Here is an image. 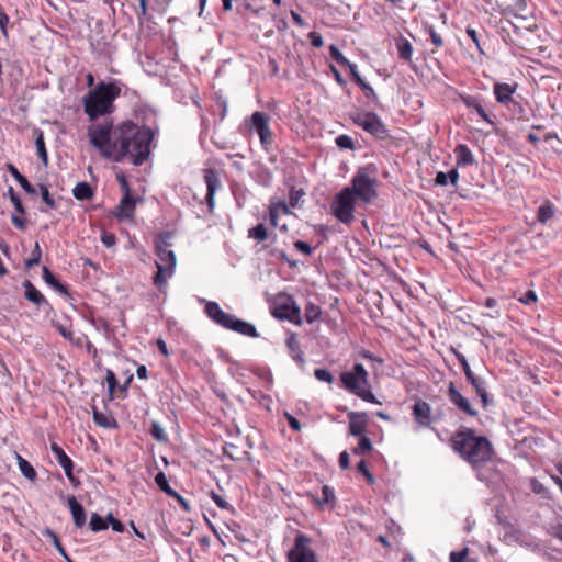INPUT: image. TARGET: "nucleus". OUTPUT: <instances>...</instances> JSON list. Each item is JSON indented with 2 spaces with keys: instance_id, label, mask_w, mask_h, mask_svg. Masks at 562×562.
I'll use <instances>...</instances> for the list:
<instances>
[{
  "instance_id": "obj_27",
  "label": "nucleus",
  "mask_w": 562,
  "mask_h": 562,
  "mask_svg": "<svg viewBox=\"0 0 562 562\" xmlns=\"http://www.w3.org/2000/svg\"><path fill=\"white\" fill-rule=\"evenodd\" d=\"M349 71H350V75L352 77V79L355 80V82L363 90L366 91V95L368 98H375L376 94L373 90V88L368 83L366 82L362 77L360 76V74L358 72V68H357V65L356 64H351L349 65Z\"/></svg>"
},
{
  "instance_id": "obj_9",
  "label": "nucleus",
  "mask_w": 562,
  "mask_h": 562,
  "mask_svg": "<svg viewBox=\"0 0 562 562\" xmlns=\"http://www.w3.org/2000/svg\"><path fill=\"white\" fill-rule=\"evenodd\" d=\"M172 237L170 232H164L159 234L157 240L155 241V254L158 258L156 261L157 267H162L168 269V276L173 273L176 267V255L169 249L171 246L168 243V239Z\"/></svg>"
},
{
  "instance_id": "obj_36",
  "label": "nucleus",
  "mask_w": 562,
  "mask_h": 562,
  "mask_svg": "<svg viewBox=\"0 0 562 562\" xmlns=\"http://www.w3.org/2000/svg\"><path fill=\"white\" fill-rule=\"evenodd\" d=\"M89 526H90V529H91L93 532H98V531H101V530H105V529H108L109 524H108L106 518L104 519V518H103V517H101L99 514L93 513V514L91 515Z\"/></svg>"
},
{
  "instance_id": "obj_26",
  "label": "nucleus",
  "mask_w": 562,
  "mask_h": 562,
  "mask_svg": "<svg viewBox=\"0 0 562 562\" xmlns=\"http://www.w3.org/2000/svg\"><path fill=\"white\" fill-rule=\"evenodd\" d=\"M395 46H396V49L398 53V57L402 60H404V61L412 60L413 46L407 38L400 36L398 38L395 40Z\"/></svg>"
},
{
  "instance_id": "obj_64",
  "label": "nucleus",
  "mask_w": 562,
  "mask_h": 562,
  "mask_svg": "<svg viewBox=\"0 0 562 562\" xmlns=\"http://www.w3.org/2000/svg\"><path fill=\"white\" fill-rule=\"evenodd\" d=\"M550 535L557 538L562 542V524H557L554 526H551L550 528Z\"/></svg>"
},
{
  "instance_id": "obj_16",
  "label": "nucleus",
  "mask_w": 562,
  "mask_h": 562,
  "mask_svg": "<svg viewBox=\"0 0 562 562\" xmlns=\"http://www.w3.org/2000/svg\"><path fill=\"white\" fill-rule=\"evenodd\" d=\"M305 189L303 187L291 186L289 192V202L283 200V214H289V207H301L304 203Z\"/></svg>"
},
{
  "instance_id": "obj_33",
  "label": "nucleus",
  "mask_w": 562,
  "mask_h": 562,
  "mask_svg": "<svg viewBox=\"0 0 562 562\" xmlns=\"http://www.w3.org/2000/svg\"><path fill=\"white\" fill-rule=\"evenodd\" d=\"M35 147L37 151V156L42 160L44 166H47L48 164V156L44 143V136L42 131H36V138H35Z\"/></svg>"
},
{
  "instance_id": "obj_7",
  "label": "nucleus",
  "mask_w": 562,
  "mask_h": 562,
  "mask_svg": "<svg viewBox=\"0 0 562 562\" xmlns=\"http://www.w3.org/2000/svg\"><path fill=\"white\" fill-rule=\"evenodd\" d=\"M352 122L376 138L385 139L389 136L385 124L373 112L359 111L352 115Z\"/></svg>"
},
{
  "instance_id": "obj_42",
  "label": "nucleus",
  "mask_w": 562,
  "mask_h": 562,
  "mask_svg": "<svg viewBox=\"0 0 562 562\" xmlns=\"http://www.w3.org/2000/svg\"><path fill=\"white\" fill-rule=\"evenodd\" d=\"M224 454L232 460H241L243 457L246 454L245 451L239 450L235 445L233 443H226L223 447Z\"/></svg>"
},
{
  "instance_id": "obj_37",
  "label": "nucleus",
  "mask_w": 562,
  "mask_h": 562,
  "mask_svg": "<svg viewBox=\"0 0 562 562\" xmlns=\"http://www.w3.org/2000/svg\"><path fill=\"white\" fill-rule=\"evenodd\" d=\"M155 482L158 485V487L165 492L168 496L177 495V492L172 490L168 483V480L164 472H158L155 476Z\"/></svg>"
},
{
  "instance_id": "obj_44",
  "label": "nucleus",
  "mask_w": 562,
  "mask_h": 562,
  "mask_svg": "<svg viewBox=\"0 0 562 562\" xmlns=\"http://www.w3.org/2000/svg\"><path fill=\"white\" fill-rule=\"evenodd\" d=\"M372 442L370 438L362 436L358 442V446L352 450L355 454H364L372 450Z\"/></svg>"
},
{
  "instance_id": "obj_53",
  "label": "nucleus",
  "mask_w": 562,
  "mask_h": 562,
  "mask_svg": "<svg viewBox=\"0 0 562 562\" xmlns=\"http://www.w3.org/2000/svg\"><path fill=\"white\" fill-rule=\"evenodd\" d=\"M357 470L359 472H361L369 484H373L374 483V476L373 474L369 471V468H368V464L366 462V460H361L358 464H357Z\"/></svg>"
},
{
  "instance_id": "obj_25",
  "label": "nucleus",
  "mask_w": 562,
  "mask_h": 562,
  "mask_svg": "<svg viewBox=\"0 0 562 562\" xmlns=\"http://www.w3.org/2000/svg\"><path fill=\"white\" fill-rule=\"evenodd\" d=\"M286 347L291 353V357L293 358V360L301 367L304 366L305 363V360H304V356H303V351L300 349V345H299V341L295 337L294 334H291L288 338H286Z\"/></svg>"
},
{
  "instance_id": "obj_40",
  "label": "nucleus",
  "mask_w": 562,
  "mask_h": 562,
  "mask_svg": "<svg viewBox=\"0 0 562 562\" xmlns=\"http://www.w3.org/2000/svg\"><path fill=\"white\" fill-rule=\"evenodd\" d=\"M321 316V307L314 303H307L305 306L304 317L307 323L312 324L314 321L318 319Z\"/></svg>"
},
{
  "instance_id": "obj_60",
  "label": "nucleus",
  "mask_w": 562,
  "mask_h": 562,
  "mask_svg": "<svg viewBox=\"0 0 562 562\" xmlns=\"http://www.w3.org/2000/svg\"><path fill=\"white\" fill-rule=\"evenodd\" d=\"M101 240L108 248L113 247L116 243V237L112 233L102 232Z\"/></svg>"
},
{
  "instance_id": "obj_59",
  "label": "nucleus",
  "mask_w": 562,
  "mask_h": 562,
  "mask_svg": "<svg viewBox=\"0 0 562 562\" xmlns=\"http://www.w3.org/2000/svg\"><path fill=\"white\" fill-rule=\"evenodd\" d=\"M211 498L214 501V503L222 509H228L231 506L227 501H225L221 495H218L215 492L210 493Z\"/></svg>"
},
{
  "instance_id": "obj_2",
  "label": "nucleus",
  "mask_w": 562,
  "mask_h": 562,
  "mask_svg": "<svg viewBox=\"0 0 562 562\" xmlns=\"http://www.w3.org/2000/svg\"><path fill=\"white\" fill-rule=\"evenodd\" d=\"M451 445L453 451L476 471L480 481L488 480L482 468L492 460L494 449L485 436H476L472 428H462L452 436Z\"/></svg>"
},
{
  "instance_id": "obj_58",
  "label": "nucleus",
  "mask_w": 562,
  "mask_h": 562,
  "mask_svg": "<svg viewBox=\"0 0 562 562\" xmlns=\"http://www.w3.org/2000/svg\"><path fill=\"white\" fill-rule=\"evenodd\" d=\"M105 380H106V383H108V386H109L110 396L112 397V393H113L114 389L117 385V381H116L115 374L113 373L112 370H106V378H105Z\"/></svg>"
},
{
  "instance_id": "obj_32",
  "label": "nucleus",
  "mask_w": 562,
  "mask_h": 562,
  "mask_svg": "<svg viewBox=\"0 0 562 562\" xmlns=\"http://www.w3.org/2000/svg\"><path fill=\"white\" fill-rule=\"evenodd\" d=\"M464 103L469 109H473L477 113V115L482 117L485 122L493 124V121L490 119L488 114L482 106L480 100H477L476 98L469 97L464 99Z\"/></svg>"
},
{
  "instance_id": "obj_5",
  "label": "nucleus",
  "mask_w": 562,
  "mask_h": 562,
  "mask_svg": "<svg viewBox=\"0 0 562 562\" xmlns=\"http://www.w3.org/2000/svg\"><path fill=\"white\" fill-rule=\"evenodd\" d=\"M114 128L112 123H104L92 125L88 131L91 145L109 159L112 158L115 148Z\"/></svg>"
},
{
  "instance_id": "obj_6",
  "label": "nucleus",
  "mask_w": 562,
  "mask_h": 562,
  "mask_svg": "<svg viewBox=\"0 0 562 562\" xmlns=\"http://www.w3.org/2000/svg\"><path fill=\"white\" fill-rule=\"evenodd\" d=\"M356 198L346 187L340 190L331 202L334 216L344 224H350L355 218Z\"/></svg>"
},
{
  "instance_id": "obj_48",
  "label": "nucleus",
  "mask_w": 562,
  "mask_h": 562,
  "mask_svg": "<svg viewBox=\"0 0 562 562\" xmlns=\"http://www.w3.org/2000/svg\"><path fill=\"white\" fill-rule=\"evenodd\" d=\"M335 143L341 149H353L355 148L353 139L346 134L337 136L335 139Z\"/></svg>"
},
{
  "instance_id": "obj_28",
  "label": "nucleus",
  "mask_w": 562,
  "mask_h": 562,
  "mask_svg": "<svg viewBox=\"0 0 562 562\" xmlns=\"http://www.w3.org/2000/svg\"><path fill=\"white\" fill-rule=\"evenodd\" d=\"M555 214V206L550 200H546L537 211V220L544 224Z\"/></svg>"
},
{
  "instance_id": "obj_21",
  "label": "nucleus",
  "mask_w": 562,
  "mask_h": 562,
  "mask_svg": "<svg viewBox=\"0 0 562 562\" xmlns=\"http://www.w3.org/2000/svg\"><path fill=\"white\" fill-rule=\"evenodd\" d=\"M50 450L54 453L59 465L64 469L66 476H70V471L74 470V463L71 459L65 453L63 448L55 442L50 445Z\"/></svg>"
},
{
  "instance_id": "obj_23",
  "label": "nucleus",
  "mask_w": 562,
  "mask_h": 562,
  "mask_svg": "<svg viewBox=\"0 0 562 562\" xmlns=\"http://www.w3.org/2000/svg\"><path fill=\"white\" fill-rule=\"evenodd\" d=\"M135 203L136 201L131 196V193H124V196L122 198L117 206V211L114 212V215L117 217H132L134 213Z\"/></svg>"
},
{
  "instance_id": "obj_55",
  "label": "nucleus",
  "mask_w": 562,
  "mask_h": 562,
  "mask_svg": "<svg viewBox=\"0 0 562 562\" xmlns=\"http://www.w3.org/2000/svg\"><path fill=\"white\" fill-rule=\"evenodd\" d=\"M41 195H42V200L45 202V204L49 209H55L56 207V202L50 196L49 191H48V189L45 186H41Z\"/></svg>"
},
{
  "instance_id": "obj_8",
  "label": "nucleus",
  "mask_w": 562,
  "mask_h": 562,
  "mask_svg": "<svg viewBox=\"0 0 562 562\" xmlns=\"http://www.w3.org/2000/svg\"><path fill=\"white\" fill-rule=\"evenodd\" d=\"M374 186L375 179L370 178L366 172L359 171L353 176L350 186L346 188L351 190L356 199H359L364 203H370L376 196Z\"/></svg>"
},
{
  "instance_id": "obj_35",
  "label": "nucleus",
  "mask_w": 562,
  "mask_h": 562,
  "mask_svg": "<svg viewBox=\"0 0 562 562\" xmlns=\"http://www.w3.org/2000/svg\"><path fill=\"white\" fill-rule=\"evenodd\" d=\"M93 422L104 428L116 427V422L113 418L108 417L103 413L99 412L97 408H93Z\"/></svg>"
},
{
  "instance_id": "obj_22",
  "label": "nucleus",
  "mask_w": 562,
  "mask_h": 562,
  "mask_svg": "<svg viewBox=\"0 0 562 562\" xmlns=\"http://www.w3.org/2000/svg\"><path fill=\"white\" fill-rule=\"evenodd\" d=\"M24 288V296L30 302L34 303L37 306H41L43 304L48 305L47 300L44 297V295L33 285V283L30 280H25L23 282Z\"/></svg>"
},
{
  "instance_id": "obj_29",
  "label": "nucleus",
  "mask_w": 562,
  "mask_h": 562,
  "mask_svg": "<svg viewBox=\"0 0 562 562\" xmlns=\"http://www.w3.org/2000/svg\"><path fill=\"white\" fill-rule=\"evenodd\" d=\"M11 176L19 182L22 189L29 194H36V189L27 181V179L13 166L8 167Z\"/></svg>"
},
{
  "instance_id": "obj_39",
  "label": "nucleus",
  "mask_w": 562,
  "mask_h": 562,
  "mask_svg": "<svg viewBox=\"0 0 562 562\" xmlns=\"http://www.w3.org/2000/svg\"><path fill=\"white\" fill-rule=\"evenodd\" d=\"M268 125L267 119L262 112H255L251 115V127L258 133L262 132Z\"/></svg>"
},
{
  "instance_id": "obj_50",
  "label": "nucleus",
  "mask_w": 562,
  "mask_h": 562,
  "mask_svg": "<svg viewBox=\"0 0 562 562\" xmlns=\"http://www.w3.org/2000/svg\"><path fill=\"white\" fill-rule=\"evenodd\" d=\"M158 271L157 273L154 276V284L156 286H158L159 289H161L165 284H166V277H169L168 276V269L167 268H162V267H157Z\"/></svg>"
},
{
  "instance_id": "obj_15",
  "label": "nucleus",
  "mask_w": 562,
  "mask_h": 562,
  "mask_svg": "<svg viewBox=\"0 0 562 562\" xmlns=\"http://www.w3.org/2000/svg\"><path fill=\"white\" fill-rule=\"evenodd\" d=\"M413 416L422 427H429L431 424V407L422 400H418L413 406Z\"/></svg>"
},
{
  "instance_id": "obj_17",
  "label": "nucleus",
  "mask_w": 562,
  "mask_h": 562,
  "mask_svg": "<svg viewBox=\"0 0 562 562\" xmlns=\"http://www.w3.org/2000/svg\"><path fill=\"white\" fill-rule=\"evenodd\" d=\"M516 85L512 86L504 82L494 85L493 92L495 99L501 104H508L513 100V94L516 91Z\"/></svg>"
},
{
  "instance_id": "obj_56",
  "label": "nucleus",
  "mask_w": 562,
  "mask_h": 562,
  "mask_svg": "<svg viewBox=\"0 0 562 562\" xmlns=\"http://www.w3.org/2000/svg\"><path fill=\"white\" fill-rule=\"evenodd\" d=\"M468 555V548H464L461 551H452L449 555V562H464Z\"/></svg>"
},
{
  "instance_id": "obj_54",
  "label": "nucleus",
  "mask_w": 562,
  "mask_h": 562,
  "mask_svg": "<svg viewBox=\"0 0 562 562\" xmlns=\"http://www.w3.org/2000/svg\"><path fill=\"white\" fill-rule=\"evenodd\" d=\"M355 395L369 403H378L374 394L367 387H361Z\"/></svg>"
},
{
  "instance_id": "obj_41",
  "label": "nucleus",
  "mask_w": 562,
  "mask_h": 562,
  "mask_svg": "<svg viewBox=\"0 0 562 562\" xmlns=\"http://www.w3.org/2000/svg\"><path fill=\"white\" fill-rule=\"evenodd\" d=\"M45 533L50 538V540H52V542H53L54 547L57 549V551L59 552V554H60V555H63L67 562H74V561L69 558V555L66 553V551H65V549H64L63 544H61V543H60V541H59L58 536H57L53 530H50V529H46V530H45Z\"/></svg>"
},
{
  "instance_id": "obj_62",
  "label": "nucleus",
  "mask_w": 562,
  "mask_h": 562,
  "mask_svg": "<svg viewBox=\"0 0 562 562\" xmlns=\"http://www.w3.org/2000/svg\"><path fill=\"white\" fill-rule=\"evenodd\" d=\"M294 247L301 251L302 254L310 256L312 254L313 248L305 241L296 240L294 243Z\"/></svg>"
},
{
  "instance_id": "obj_1",
  "label": "nucleus",
  "mask_w": 562,
  "mask_h": 562,
  "mask_svg": "<svg viewBox=\"0 0 562 562\" xmlns=\"http://www.w3.org/2000/svg\"><path fill=\"white\" fill-rule=\"evenodd\" d=\"M154 134L150 128H140L127 121L114 128L115 148L112 160H130L134 166L143 165L149 157Z\"/></svg>"
},
{
  "instance_id": "obj_49",
  "label": "nucleus",
  "mask_w": 562,
  "mask_h": 562,
  "mask_svg": "<svg viewBox=\"0 0 562 562\" xmlns=\"http://www.w3.org/2000/svg\"><path fill=\"white\" fill-rule=\"evenodd\" d=\"M8 195L10 198V201L13 204L15 211L19 212L20 214H24L25 210H24V207L22 205L21 199L15 193V191H14V189L12 187L9 188Z\"/></svg>"
},
{
  "instance_id": "obj_20",
  "label": "nucleus",
  "mask_w": 562,
  "mask_h": 562,
  "mask_svg": "<svg viewBox=\"0 0 562 562\" xmlns=\"http://www.w3.org/2000/svg\"><path fill=\"white\" fill-rule=\"evenodd\" d=\"M68 506L72 515L74 524L77 528L86 525V510L75 496L68 498Z\"/></svg>"
},
{
  "instance_id": "obj_47",
  "label": "nucleus",
  "mask_w": 562,
  "mask_h": 562,
  "mask_svg": "<svg viewBox=\"0 0 562 562\" xmlns=\"http://www.w3.org/2000/svg\"><path fill=\"white\" fill-rule=\"evenodd\" d=\"M359 357H361L364 360H368V361L372 362L373 369H378V366L383 364V359L382 358L373 355L371 351H369L367 349H361L359 351Z\"/></svg>"
},
{
  "instance_id": "obj_30",
  "label": "nucleus",
  "mask_w": 562,
  "mask_h": 562,
  "mask_svg": "<svg viewBox=\"0 0 562 562\" xmlns=\"http://www.w3.org/2000/svg\"><path fill=\"white\" fill-rule=\"evenodd\" d=\"M43 279L48 285H50L57 292L61 294L68 293L67 288L56 279V277L47 267L43 268Z\"/></svg>"
},
{
  "instance_id": "obj_24",
  "label": "nucleus",
  "mask_w": 562,
  "mask_h": 562,
  "mask_svg": "<svg viewBox=\"0 0 562 562\" xmlns=\"http://www.w3.org/2000/svg\"><path fill=\"white\" fill-rule=\"evenodd\" d=\"M467 380L471 383L477 396L481 398L483 407H486L488 405V393L485 380L476 376L474 373Z\"/></svg>"
},
{
  "instance_id": "obj_14",
  "label": "nucleus",
  "mask_w": 562,
  "mask_h": 562,
  "mask_svg": "<svg viewBox=\"0 0 562 562\" xmlns=\"http://www.w3.org/2000/svg\"><path fill=\"white\" fill-rule=\"evenodd\" d=\"M204 182L206 184V203L210 209L214 207L215 204V193L221 186V181L217 177V173L214 169L207 168L204 169Z\"/></svg>"
},
{
  "instance_id": "obj_57",
  "label": "nucleus",
  "mask_w": 562,
  "mask_h": 562,
  "mask_svg": "<svg viewBox=\"0 0 562 562\" xmlns=\"http://www.w3.org/2000/svg\"><path fill=\"white\" fill-rule=\"evenodd\" d=\"M106 520H108V524H110L111 528L116 531V532H123L124 531V525L115 519L113 517V515L110 513L108 516H106Z\"/></svg>"
},
{
  "instance_id": "obj_13",
  "label": "nucleus",
  "mask_w": 562,
  "mask_h": 562,
  "mask_svg": "<svg viewBox=\"0 0 562 562\" xmlns=\"http://www.w3.org/2000/svg\"><path fill=\"white\" fill-rule=\"evenodd\" d=\"M448 397L449 401L462 413L471 417L479 415L477 411L472 407L470 401L457 390L454 383L452 382L448 386Z\"/></svg>"
},
{
  "instance_id": "obj_52",
  "label": "nucleus",
  "mask_w": 562,
  "mask_h": 562,
  "mask_svg": "<svg viewBox=\"0 0 562 562\" xmlns=\"http://www.w3.org/2000/svg\"><path fill=\"white\" fill-rule=\"evenodd\" d=\"M426 30L430 36V41H431L432 45L436 46L437 48L442 47L443 40H442L441 35L436 32L435 27L430 25V26H427Z\"/></svg>"
},
{
  "instance_id": "obj_11",
  "label": "nucleus",
  "mask_w": 562,
  "mask_h": 562,
  "mask_svg": "<svg viewBox=\"0 0 562 562\" xmlns=\"http://www.w3.org/2000/svg\"><path fill=\"white\" fill-rule=\"evenodd\" d=\"M340 381L348 392L356 394L361 387L369 385V374L363 364L355 363L350 371L340 374Z\"/></svg>"
},
{
  "instance_id": "obj_46",
  "label": "nucleus",
  "mask_w": 562,
  "mask_h": 562,
  "mask_svg": "<svg viewBox=\"0 0 562 562\" xmlns=\"http://www.w3.org/2000/svg\"><path fill=\"white\" fill-rule=\"evenodd\" d=\"M150 435L159 442H166L168 440L164 428L157 422L151 423Z\"/></svg>"
},
{
  "instance_id": "obj_18",
  "label": "nucleus",
  "mask_w": 562,
  "mask_h": 562,
  "mask_svg": "<svg viewBox=\"0 0 562 562\" xmlns=\"http://www.w3.org/2000/svg\"><path fill=\"white\" fill-rule=\"evenodd\" d=\"M454 154L457 167L472 166L476 162L471 149L464 144L457 145Z\"/></svg>"
},
{
  "instance_id": "obj_43",
  "label": "nucleus",
  "mask_w": 562,
  "mask_h": 562,
  "mask_svg": "<svg viewBox=\"0 0 562 562\" xmlns=\"http://www.w3.org/2000/svg\"><path fill=\"white\" fill-rule=\"evenodd\" d=\"M281 213V200L272 201L269 209L270 224L276 227Z\"/></svg>"
},
{
  "instance_id": "obj_3",
  "label": "nucleus",
  "mask_w": 562,
  "mask_h": 562,
  "mask_svg": "<svg viewBox=\"0 0 562 562\" xmlns=\"http://www.w3.org/2000/svg\"><path fill=\"white\" fill-rule=\"evenodd\" d=\"M121 88L113 82H99L83 98L85 113L91 121L97 120L101 115L110 114L114 110L113 102L120 95Z\"/></svg>"
},
{
  "instance_id": "obj_38",
  "label": "nucleus",
  "mask_w": 562,
  "mask_h": 562,
  "mask_svg": "<svg viewBox=\"0 0 562 562\" xmlns=\"http://www.w3.org/2000/svg\"><path fill=\"white\" fill-rule=\"evenodd\" d=\"M248 236L261 243L265 241L269 234L263 224H258L248 232Z\"/></svg>"
},
{
  "instance_id": "obj_51",
  "label": "nucleus",
  "mask_w": 562,
  "mask_h": 562,
  "mask_svg": "<svg viewBox=\"0 0 562 562\" xmlns=\"http://www.w3.org/2000/svg\"><path fill=\"white\" fill-rule=\"evenodd\" d=\"M315 378L321 382L331 383L334 381V376L327 369L317 368L314 371Z\"/></svg>"
},
{
  "instance_id": "obj_12",
  "label": "nucleus",
  "mask_w": 562,
  "mask_h": 562,
  "mask_svg": "<svg viewBox=\"0 0 562 562\" xmlns=\"http://www.w3.org/2000/svg\"><path fill=\"white\" fill-rule=\"evenodd\" d=\"M283 321H289L296 326L303 324L301 306L293 296L283 292Z\"/></svg>"
},
{
  "instance_id": "obj_45",
  "label": "nucleus",
  "mask_w": 562,
  "mask_h": 562,
  "mask_svg": "<svg viewBox=\"0 0 562 562\" xmlns=\"http://www.w3.org/2000/svg\"><path fill=\"white\" fill-rule=\"evenodd\" d=\"M329 53L331 58L340 66L349 67V65L352 64L344 56V54L335 45L329 46Z\"/></svg>"
},
{
  "instance_id": "obj_63",
  "label": "nucleus",
  "mask_w": 562,
  "mask_h": 562,
  "mask_svg": "<svg viewBox=\"0 0 562 562\" xmlns=\"http://www.w3.org/2000/svg\"><path fill=\"white\" fill-rule=\"evenodd\" d=\"M308 38H310V41H311V44H312L314 47L319 48V47H322V46H323V44H324L322 35H321L319 33H317V32H311V33L308 34Z\"/></svg>"
},
{
  "instance_id": "obj_19",
  "label": "nucleus",
  "mask_w": 562,
  "mask_h": 562,
  "mask_svg": "<svg viewBox=\"0 0 562 562\" xmlns=\"http://www.w3.org/2000/svg\"><path fill=\"white\" fill-rule=\"evenodd\" d=\"M349 432L351 436H361L366 430L367 416L363 413H350Z\"/></svg>"
},
{
  "instance_id": "obj_61",
  "label": "nucleus",
  "mask_w": 562,
  "mask_h": 562,
  "mask_svg": "<svg viewBox=\"0 0 562 562\" xmlns=\"http://www.w3.org/2000/svg\"><path fill=\"white\" fill-rule=\"evenodd\" d=\"M283 416L286 418L291 429H293L294 431L301 430V428H302L301 423L294 416H292L291 414H289L286 412H283Z\"/></svg>"
},
{
  "instance_id": "obj_31",
  "label": "nucleus",
  "mask_w": 562,
  "mask_h": 562,
  "mask_svg": "<svg viewBox=\"0 0 562 562\" xmlns=\"http://www.w3.org/2000/svg\"><path fill=\"white\" fill-rule=\"evenodd\" d=\"M74 196L77 200H90L93 196V190L88 182H79L72 190Z\"/></svg>"
},
{
  "instance_id": "obj_4",
  "label": "nucleus",
  "mask_w": 562,
  "mask_h": 562,
  "mask_svg": "<svg viewBox=\"0 0 562 562\" xmlns=\"http://www.w3.org/2000/svg\"><path fill=\"white\" fill-rule=\"evenodd\" d=\"M205 313L217 325L249 337H258L256 327L246 321L224 312L216 302H207Z\"/></svg>"
},
{
  "instance_id": "obj_34",
  "label": "nucleus",
  "mask_w": 562,
  "mask_h": 562,
  "mask_svg": "<svg viewBox=\"0 0 562 562\" xmlns=\"http://www.w3.org/2000/svg\"><path fill=\"white\" fill-rule=\"evenodd\" d=\"M18 463L23 476L31 481H34L36 479V471L29 461L23 459L21 456H18Z\"/></svg>"
},
{
  "instance_id": "obj_10",
  "label": "nucleus",
  "mask_w": 562,
  "mask_h": 562,
  "mask_svg": "<svg viewBox=\"0 0 562 562\" xmlns=\"http://www.w3.org/2000/svg\"><path fill=\"white\" fill-rule=\"evenodd\" d=\"M311 538L297 532L294 538V546L289 550L286 558L289 562H318L315 552L311 548Z\"/></svg>"
}]
</instances>
